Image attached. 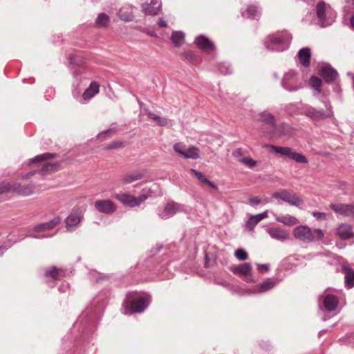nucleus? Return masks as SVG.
<instances>
[{
	"label": "nucleus",
	"mask_w": 354,
	"mask_h": 354,
	"mask_svg": "<svg viewBox=\"0 0 354 354\" xmlns=\"http://www.w3.org/2000/svg\"><path fill=\"white\" fill-rule=\"evenodd\" d=\"M149 301L150 297L147 294L131 292L127 295L123 306L126 313H140L145 310Z\"/></svg>",
	"instance_id": "f257e3e1"
},
{
	"label": "nucleus",
	"mask_w": 354,
	"mask_h": 354,
	"mask_svg": "<svg viewBox=\"0 0 354 354\" xmlns=\"http://www.w3.org/2000/svg\"><path fill=\"white\" fill-rule=\"evenodd\" d=\"M293 234L295 238L307 242L314 241L322 240L324 234L322 230L319 229L312 230L310 227L304 225H301L296 227L293 231Z\"/></svg>",
	"instance_id": "f03ea898"
},
{
	"label": "nucleus",
	"mask_w": 354,
	"mask_h": 354,
	"mask_svg": "<svg viewBox=\"0 0 354 354\" xmlns=\"http://www.w3.org/2000/svg\"><path fill=\"white\" fill-rule=\"evenodd\" d=\"M316 13L323 26L331 24L336 17L335 10L324 1L318 2L316 6Z\"/></svg>",
	"instance_id": "7ed1b4c3"
},
{
	"label": "nucleus",
	"mask_w": 354,
	"mask_h": 354,
	"mask_svg": "<svg viewBox=\"0 0 354 354\" xmlns=\"http://www.w3.org/2000/svg\"><path fill=\"white\" fill-rule=\"evenodd\" d=\"M271 148L273 151L277 153H280L283 156H287L298 162H306V158L300 153L293 151L290 148L288 147H281L272 146Z\"/></svg>",
	"instance_id": "20e7f679"
},
{
	"label": "nucleus",
	"mask_w": 354,
	"mask_h": 354,
	"mask_svg": "<svg viewBox=\"0 0 354 354\" xmlns=\"http://www.w3.org/2000/svg\"><path fill=\"white\" fill-rule=\"evenodd\" d=\"M335 236L342 241L354 238V232L351 225L346 223L339 225L335 230Z\"/></svg>",
	"instance_id": "39448f33"
},
{
	"label": "nucleus",
	"mask_w": 354,
	"mask_h": 354,
	"mask_svg": "<svg viewBox=\"0 0 354 354\" xmlns=\"http://www.w3.org/2000/svg\"><path fill=\"white\" fill-rule=\"evenodd\" d=\"M230 270L234 274L242 277H251L252 276V267L249 263L231 267Z\"/></svg>",
	"instance_id": "423d86ee"
},
{
	"label": "nucleus",
	"mask_w": 354,
	"mask_h": 354,
	"mask_svg": "<svg viewBox=\"0 0 354 354\" xmlns=\"http://www.w3.org/2000/svg\"><path fill=\"white\" fill-rule=\"evenodd\" d=\"M335 212L344 216H354V205L345 204H331L330 205Z\"/></svg>",
	"instance_id": "0eeeda50"
},
{
	"label": "nucleus",
	"mask_w": 354,
	"mask_h": 354,
	"mask_svg": "<svg viewBox=\"0 0 354 354\" xmlns=\"http://www.w3.org/2000/svg\"><path fill=\"white\" fill-rule=\"evenodd\" d=\"M339 303L338 297L333 294L326 293L323 298V304L324 308L332 311L336 309Z\"/></svg>",
	"instance_id": "6e6552de"
},
{
	"label": "nucleus",
	"mask_w": 354,
	"mask_h": 354,
	"mask_svg": "<svg viewBox=\"0 0 354 354\" xmlns=\"http://www.w3.org/2000/svg\"><path fill=\"white\" fill-rule=\"evenodd\" d=\"M95 206L98 211L106 214L113 213L115 210V204L109 200L97 201Z\"/></svg>",
	"instance_id": "1a4fd4ad"
},
{
	"label": "nucleus",
	"mask_w": 354,
	"mask_h": 354,
	"mask_svg": "<svg viewBox=\"0 0 354 354\" xmlns=\"http://www.w3.org/2000/svg\"><path fill=\"white\" fill-rule=\"evenodd\" d=\"M319 75L326 82H331L337 77V73L330 66H323L319 69Z\"/></svg>",
	"instance_id": "9d476101"
},
{
	"label": "nucleus",
	"mask_w": 354,
	"mask_h": 354,
	"mask_svg": "<svg viewBox=\"0 0 354 354\" xmlns=\"http://www.w3.org/2000/svg\"><path fill=\"white\" fill-rule=\"evenodd\" d=\"M276 282L271 279H267L261 283L257 285L253 290L250 292L251 293H262L268 290H271L274 287Z\"/></svg>",
	"instance_id": "9b49d317"
},
{
	"label": "nucleus",
	"mask_w": 354,
	"mask_h": 354,
	"mask_svg": "<svg viewBox=\"0 0 354 354\" xmlns=\"http://www.w3.org/2000/svg\"><path fill=\"white\" fill-rule=\"evenodd\" d=\"M342 271L345 274V284L348 288L354 287V270L348 265H344Z\"/></svg>",
	"instance_id": "f8f14e48"
},
{
	"label": "nucleus",
	"mask_w": 354,
	"mask_h": 354,
	"mask_svg": "<svg viewBox=\"0 0 354 354\" xmlns=\"http://www.w3.org/2000/svg\"><path fill=\"white\" fill-rule=\"evenodd\" d=\"M115 198L120 201H121L122 203L131 207L138 205H139L140 203L138 198L129 194H117L115 196Z\"/></svg>",
	"instance_id": "ddd939ff"
},
{
	"label": "nucleus",
	"mask_w": 354,
	"mask_h": 354,
	"mask_svg": "<svg viewBox=\"0 0 354 354\" xmlns=\"http://www.w3.org/2000/svg\"><path fill=\"white\" fill-rule=\"evenodd\" d=\"M280 197L283 201L295 206H299L302 202L301 200L297 196L286 191L280 194Z\"/></svg>",
	"instance_id": "4468645a"
},
{
	"label": "nucleus",
	"mask_w": 354,
	"mask_h": 354,
	"mask_svg": "<svg viewBox=\"0 0 354 354\" xmlns=\"http://www.w3.org/2000/svg\"><path fill=\"white\" fill-rule=\"evenodd\" d=\"M310 51L308 48L301 49L298 53L299 62L304 66H308L310 61Z\"/></svg>",
	"instance_id": "2eb2a0df"
},
{
	"label": "nucleus",
	"mask_w": 354,
	"mask_h": 354,
	"mask_svg": "<svg viewBox=\"0 0 354 354\" xmlns=\"http://www.w3.org/2000/svg\"><path fill=\"white\" fill-rule=\"evenodd\" d=\"M267 217V213L263 212L255 216H252L246 223V227L248 230H253L255 225L260 222L262 219Z\"/></svg>",
	"instance_id": "dca6fc26"
},
{
	"label": "nucleus",
	"mask_w": 354,
	"mask_h": 354,
	"mask_svg": "<svg viewBox=\"0 0 354 354\" xmlns=\"http://www.w3.org/2000/svg\"><path fill=\"white\" fill-rule=\"evenodd\" d=\"M161 3L158 0H151L150 3L145 8V12L148 15H156L160 10Z\"/></svg>",
	"instance_id": "f3484780"
},
{
	"label": "nucleus",
	"mask_w": 354,
	"mask_h": 354,
	"mask_svg": "<svg viewBox=\"0 0 354 354\" xmlns=\"http://www.w3.org/2000/svg\"><path fill=\"white\" fill-rule=\"evenodd\" d=\"M99 84L95 82H91L89 87L84 92L83 98L86 100L91 99L99 92Z\"/></svg>",
	"instance_id": "a211bd4d"
},
{
	"label": "nucleus",
	"mask_w": 354,
	"mask_h": 354,
	"mask_svg": "<svg viewBox=\"0 0 354 354\" xmlns=\"http://www.w3.org/2000/svg\"><path fill=\"white\" fill-rule=\"evenodd\" d=\"M269 234L274 239L285 240L288 238V234L281 228L271 227L268 229Z\"/></svg>",
	"instance_id": "6ab92c4d"
},
{
	"label": "nucleus",
	"mask_w": 354,
	"mask_h": 354,
	"mask_svg": "<svg viewBox=\"0 0 354 354\" xmlns=\"http://www.w3.org/2000/svg\"><path fill=\"white\" fill-rule=\"evenodd\" d=\"M296 82V77L291 74H286L283 78L284 86L290 91L297 88V86L295 85Z\"/></svg>",
	"instance_id": "aec40b11"
},
{
	"label": "nucleus",
	"mask_w": 354,
	"mask_h": 354,
	"mask_svg": "<svg viewBox=\"0 0 354 354\" xmlns=\"http://www.w3.org/2000/svg\"><path fill=\"white\" fill-rule=\"evenodd\" d=\"M60 222V219L59 218H54L48 223H43L37 227V232H43L48 230H51L54 228L57 225H58Z\"/></svg>",
	"instance_id": "412c9836"
},
{
	"label": "nucleus",
	"mask_w": 354,
	"mask_h": 354,
	"mask_svg": "<svg viewBox=\"0 0 354 354\" xmlns=\"http://www.w3.org/2000/svg\"><path fill=\"white\" fill-rule=\"evenodd\" d=\"M197 46L203 50H211L213 48V44L205 37H199L196 41Z\"/></svg>",
	"instance_id": "4be33fe9"
},
{
	"label": "nucleus",
	"mask_w": 354,
	"mask_h": 354,
	"mask_svg": "<svg viewBox=\"0 0 354 354\" xmlns=\"http://www.w3.org/2000/svg\"><path fill=\"white\" fill-rule=\"evenodd\" d=\"M242 15L246 18L255 19L259 15L257 8L254 6H249L243 12Z\"/></svg>",
	"instance_id": "5701e85b"
},
{
	"label": "nucleus",
	"mask_w": 354,
	"mask_h": 354,
	"mask_svg": "<svg viewBox=\"0 0 354 354\" xmlns=\"http://www.w3.org/2000/svg\"><path fill=\"white\" fill-rule=\"evenodd\" d=\"M277 221L286 225H295L299 223L298 220L292 216H282L277 218Z\"/></svg>",
	"instance_id": "b1692460"
},
{
	"label": "nucleus",
	"mask_w": 354,
	"mask_h": 354,
	"mask_svg": "<svg viewBox=\"0 0 354 354\" xmlns=\"http://www.w3.org/2000/svg\"><path fill=\"white\" fill-rule=\"evenodd\" d=\"M47 276L55 280H59L64 275V271L57 268H52L46 274Z\"/></svg>",
	"instance_id": "393cba45"
},
{
	"label": "nucleus",
	"mask_w": 354,
	"mask_h": 354,
	"mask_svg": "<svg viewBox=\"0 0 354 354\" xmlns=\"http://www.w3.org/2000/svg\"><path fill=\"white\" fill-rule=\"evenodd\" d=\"M185 36L180 32H174L172 33L171 39L173 44L176 46H180L184 42Z\"/></svg>",
	"instance_id": "a878e982"
},
{
	"label": "nucleus",
	"mask_w": 354,
	"mask_h": 354,
	"mask_svg": "<svg viewBox=\"0 0 354 354\" xmlns=\"http://www.w3.org/2000/svg\"><path fill=\"white\" fill-rule=\"evenodd\" d=\"M109 17L104 13H101L98 15L96 21L95 25L97 27H106L109 23Z\"/></svg>",
	"instance_id": "bb28decb"
},
{
	"label": "nucleus",
	"mask_w": 354,
	"mask_h": 354,
	"mask_svg": "<svg viewBox=\"0 0 354 354\" xmlns=\"http://www.w3.org/2000/svg\"><path fill=\"white\" fill-rule=\"evenodd\" d=\"M192 172L202 183L207 184L211 187L214 189H217L216 186L213 183L208 180L207 178L202 173L198 172L194 169H192Z\"/></svg>",
	"instance_id": "cd10ccee"
},
{
	"label": "nucleus",
	"mask_w": 354,
	"mask_h": 354,
	"mask_svg": "<svg viewBox=\"0 0 354 354\" xmlns=\"http://www.w3.org/2000/svg\"><path fill=\"white\" fill-rule=\"evenodd\" d=\"M198 149L196 147H190L187 150H185V152L183 155V157L186 158H193L196 159L199 157Z\"/></svg>",
	"instance_id": "c85d7f7f"
},
{
	"label": "nucleus",
	"mask_w": 354,
	"mask_h": 354,
	"mask_svg": "<svg viewBox=\"0 0 354 354\" xmlns=\"http://www.w3.org/2000/svg\"><path fill=\"white\" fill-rule=\"evenodd\" d=\"M142 174L141 173H138L136 174H131L126 176L123 179V183H131L137 180H139L142 178Z\"/></svg>",
	"instance_id": "c756f323"
},
{
	"label": "nucleus",
	"mask_w": 354,
	"mask_h": 354,
	"mask_svg": "<svg viewBox=\"0 0 354 354\" xmlns=\"http://www.w3.org/2000/svg\"><path fill=\"white\" fill-rule=\"evenodd\" d=\"M81 221V218L77 215H70L66 218V224L69 226H73L78 224Z\"/></svg>",
	"instance_id": "7c9ffc66"
},
{
	"label": "nucleus",
	"mask_w": 354,
	"mask_h": 354,
	"mask_svg": "<svg viewBox=\"0 0 354 354\" xmlns=\"http://www.w3.org/2000/svg\"><path fill=\"white\" fill-rule=\"evenodd\" d=\"M310 84L315 89L320 91L322 82L319 78L313 76L310 79Z\"/></svg>",
	"instance_id": "2f4dec72"
},
{
	"label": "nucleus",
	"mask_w": 354,
	"mask_h": 354,
	"mask_svg": "<svg viewBox=\"0 0 354 354\" xmlns=\"http://www.w3.org/2000/svg\"><path fill=\"white\" fill-rule=\"evenodd\" d=\"M235 257L241 261H244L248 259V253L242 248H239L235 252Z\"/></svg>",
	"instance_id": "473e14b6"
},
{
	"label": "nucleus",
	"mask_w": 354,
	"mask_h": 354,
	"mask_svg": "<svg viewBox=\"0 0 354 354\" xmlns=\"http://www.w3.org/2000/svg\"><path fill=\"white\" fill-rule=\"evenodd\" d=\"M306 115L314 120L323 118V114L322 113L317 111L313 109L308 110L306 113Z\"/></svg>",
	"instance_id": "72a5a7b5"
},
{
	"label": "nucleus",
	"mask_w": 354,
	"mask_h": 354,
	"mask_svg": "<svg viewBox=\"0 0 354 354\" xmlns=\"http://www.w3.org/2000/svg\"><path fill=\"white\" fill-rule=\"evenodd\" d=\"M54 157H55L54 154H52V153H44V154H42V155H40V156H37L35 158V160L37 161L41 162V161H44L45 160L53 158Z\"/></svg>",
	"instance_id": "f704fd0d"
},
{
	"label": "nucleus",
	"mask_w": 354,
	"mask_h": 354,
	"mask_svg": "<svg viewBox=\"0 0 354 354\" xmlns=\"http://www.w3.org/2000/svg\"><path fill=\"white\" fill-rule=\"evenodd\" d=\"M269 41L270 44H281L283 42V38L278 35H275L271 36L269 39Z\"/></svg>",
	"instance_id": "c9c22d12"
},
{
	"label": "nucleus",
	"mask_w": 354,
	"mask_h": 354,
	"mask_svg": "<svg viewBox=\"0 0 354 354\" xmlns=\"http://www.w3.org/2000/svg\"><path fill=\"white\" fill-rule=\"evenodd\" d=\"M174 149L177 153H180L182 156L185 152V147L180 143L176 144L174 147Z\"/></svg>",
	"instance_id": "e433bc0d"
},
{
	"label": "nucleus",
	"mask_w": 354,
	"mask_h": 354,
	"mask_svg": "<svg viewBox=\"0 0 354 354\" xmlns=\"http://www.w3.org/2000/svg\"><path fill=\"white\" fill-rule=\"evenodd\" d=\"M242 162L250 167L256 165V162L250 158H244L242 159Z\"/></svg>",
	"instance_id": "4c0bfd02"
},
{
	"label": "nucleus",
	"mask_w": 354,
	"mask_h": 354,
	"mask_svg": "<svg viewBox=\"0 0 354 354\" xmlns=\"http://www.w3.org/2000/svg\"><path fill=\"white\" fill-rule=\"evenodd\" d=\"M257 270L261 273H265V272H268V267L267 265L260 264V265H258Z\"/></svg>",
	"instance_id": "58836bf2"
},
{
	"label": "nucleus",
	"mask_w": 354,
	"mask_h": 354,
	"mask_svg": "<svg viewBox=\"0 0 354 354\" xmlns=\"http://www.w3.org/2000/svg\"><path fill=\"white\" fill-rule=\"evenodd\" d=\"M120 17L122 19H123L124 21H127L131 20V19H132V15L131 13H129L127 16L123 15V9H121L120 10Z\"/></svg>",
	"instance_id": "ea45409f"
},
{
	"label": "nucleus",
	"mask_w": 354,
	"mask_h": 354,
	"mask_svg": "<svg viewBox=\"0 0 354 354\" xmlns=\"http://www.w3.org/2000/svg\"><path fill=\"white\" fill-rule=\"evenodd\" d=\"M313 215L316 217L318 219H324L326 218V214L324 213V212H314L313 213Z\"/></svg>",
	"instance_id": "a19ab883"
},
{
	"label": "nucleus",
	"mask_w": 354,
	"mask_h": 354,
	"mask_svg": "<svg viewBox=\"0 0 354 354\" xmlns=\"http://www.w3.org/2000/svg\"><path fill=\"white\" fill-rule=\"evenodd\" d=\"M19 194L22 195H28L32 193V191L30 188H26V189H20L18 191Z\"/></svg>",
	"instance_id": "79ce46f5"
},
{
	"label": "nucleus",
	"mask_w": 354,
	"mask_h": 354,
	"mask_svg": "<svg viewBox=\"0 0 354 354\" xmlns=\"http://www.w3.org/2000/svg\"><path fill=\"white\" fill-rule=\"evenodd\" d=\"M122 145L121 142H115V143L112 144L111 145H110L109 147H107L106 149H115V148L120 147Z\"/></svg>",
	"instance_id": "37998d69"
},
{
	"label": "nucleus",
	"mask_w": 354,
	"mask_h": 354,
	"mask_svg": "<svg viewBox=\"0 0 354 354\" xmlns=\"http://www.w3.org/2000/svg\"><path fill=\"white\" fill-rule=\"evenodd\" d=\"M55 165H53V164H50V163H48V164H45L43 165V169L45 170V171H48L49 170V167L53 168Z\"/></svg>",
	"instance_id": "c03bdc74"
},
{
	"label": "nucleus",
	"mask_w": 354,
	"mask_h": 354,
	"mask_svg": "<svg viewBox=\"0 0 354 354\" xmlns=\"http://www.w3.org/2000/svg\"><path fill=\"white\" fill-rule=\"evenodd\" d=\"M350 26L354 30V14L350 18Z\"/></svg>",
	"instance_id": "a18cd8bd"
},
{
	"label": "nucleus",
	"mask_w": 354,
	"mask_h": 354,
	"mask_svg": "<svg viewBox=\"0 0 354 354\" xmlns=\"http://www.w3.org/2000/svg\"><path fill=\"white\" fill-rule=\"evenodd\" d=\"M252 204H259L260 203V200L258 198H253L250 200Z\"/></svg>",
	"instance_id": "49530a36"
},
{
	"label": "nucleus",
	"mask_w": 354,
	"mask_h": 354,
	"mask_svg": "<svg viewBox=\"0 0 354 354\" xmlns=\"http://www.w3.org/2000/svg\"><path fill=\"white\" fill-rule=\"evenodd\" d=\"M158 24L160 27H165L167 26L165 21H164L162 19H160Z\"/></svg>",
	"instance_id": "de8ad7c7"
},
{
	"label": "nucleus",
	"mask_w": 354,
	"mask_h": 354,
	"mask_svg": "<svg viewBox=\"0 0 354 354\" xmlns=\"http://www.w3.org/2000/svg\"><path fill=\"white\" fill-rule=\"evenodd\" d=\"M268 118L270 119L271 122L273 121V118L270 115H268Z\"/></svg>",
	"instance_id": "09e8293b"
},
{
	"label": "nucleus",
	"mask_w": 354,
	"mask_h": 354,
	"mask_svg": "<svg viewBox=\"0 0 354 354\" xmlns=\"http://www.w3.org/2000/svg\"><path fill=\"white\" fill-rule=\"evenodd\" d=\"M247 282H254V280L252 279H250V280H246Z\"/></svg>",
	"instance_id": "8fccbe9b"
}]
</instances>
